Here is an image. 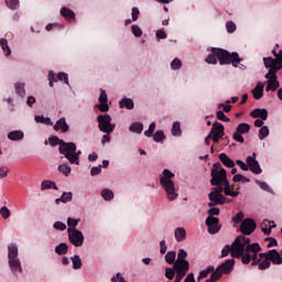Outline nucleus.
Wrapping results in <instances>:
<instances>
[{
    "label": "nucleus",
    "mask_w": 282,
    "mask_h": 282,
    "mask_svg": "<svg viewBox=\"0 0 282 282\" xmlns=\"http://www.w3.org/2000/svg\"><path fill=\"white\" fill-rule=\"evenodd\" d=\"M129 129L132 133H142L144 126L141 122H134Z\"/></svg>",
    "instance_id": "nucleus-32"
},
{
    "label": "nucleus",
    "mask_w": 282,
    "mask_h": 282,
    "mask_svg": "<svg viewBox=\"0 0 282 282\" xmlns=\"http://www.w3.org/2000/svg\"><path fill=\"white\" fill-rule=\"evenodd\" d=\"M35 122L41 123V124H48L52 126V119L45 118L44 116H35Z\"/></svg>",
    "instance_id": "nucleus-40"
},
{
    "label": "nucleus",
    "mask_w": 282,
    "mask_h": 282,
    "mask_svg": "<svg viewBox=\"0 0 282 282\" xmlns=\"http://www.w3.org/2000/svg\"><path fill=\"white\" fill-rule=\"evenodd\" d=\"M101 197H104L106 202H111V199H113V192L109 188L102 189Z\"/></svg>",
    "instance_id": "nucleus-36"
},
{
    "label": "nucleus",
    "mask_w": 282,
    "mask_h": 282,
    "mask_svg": "<svg viewBox=\"0 0 282 282\" xmlns=\"http://www.w3.org/2000/svg\"><path fill=\"white\" fill-rule=\"evenodd\" d=\"M72 262L74 270H80V268H83V261L80 260L79 256H74L72 258Z\"/></svg>",
    "instance_id": "nucleus-37"
},
{
    "label": "nucleus",
    "mask_w": 282,
    "mask_h": 282,
    "mask_svg": "<svg viewBox=\"0 0 282 282\" xmlns=\"http://www.w3.org/2000/svg\"><path fill=\"white\" fill-rule=\"evenodd\" d=\"M15 91L18 96L24 97L25 96V85L24 84H15Z\"/></svg>",
    "instance_id": "nucleus-48"
},
{
    "label": "nucleus",
    "mask_w": 282,
    "mask_h": 282,
    "mask_svg": "<svg viewBox=\"0 0 282 282\" xmlns=\"http://www.w3.org/2000/svg\"><path fill=\"white\" fill-rule=\"evenodd\" d=\"M67 243L65 242H61L56 248H55V252L56 254H67Z\"/></svg>",
    "instance_id": "nucleus-35"
},
{
    "label": "nucleus",
    "mask_w": 282,
    "mask_h": 282,
    "mask_svg": "<svg viewBox=\"0 0 282 282\" xmlns=\"http://www.w3.org/2000/svg\"><path fill=\"white\" fill-rule=\"evenodd\" d=\"M98 129L102 133H113L116 129V123H111V116L109 115H99L97 117Z\"/></svg>",
    "instance_id": "nucleus-8"
},
{
    "label": "nucleus",
    "mask_w": 282,
    "mask_h": 282,
    "mask_svg": "<svg viewBox=\"0 0 282 282\" xmlns=\"http://www.w3.org/2000/svg\"><path fill=\"white\" fill-rule=\"evenodd\" d=\"M175 257H177V253L175 251H169L165 254L166 263H169L170 265H172V263H175Z\"/></svg>",
    "instance_id": "nucleus-39"
},
{
    "label": "nucleus",
    "mask_w": 282,
    "mask_h": 282,
    "mask_svg": "<svg viewBox=\"0 0 282 282\" xmlns=\"http://www.w3.org/2000/svg\"><path fill=\"white\" fill-rule=\"evenodd\" d=\"M182 67V61H180L178 58H175L172 63H171V68L172 69H180Z\"/></svg>",
    "instance_id": "nucleus-62"
},
{
    "label": "nucleus",
    "mask_w": 282,
    "mask_h": 282,
    "mask_svg": "<svg viewBox=\"0 0 282 282\" xmlns=\"http://www.w3.org/2000/svg\"><path fill=\"white\" fill-rule=\"evenodd\" d=\"M226 28H227V32H229V34H232V32H235V30H237V25L232 21H228L226 23Z\"/></svg>",
    "instance_id": "nucleus-59"
},
{
    "label": "nucleus",
    "mask_w": 282,
    "mask_h": 282,
    "mask_svg": "<svg viewBox=\"0 0 282 282\" xmlns=\"http://www.w3.org/2000/svg\"><path fill=\"white\" fill-rule=\"evenodd\" d=\"M131 30H132V34H133L134 36H137V37L142 36V29H140V26L133 24V25L131 26Z\"/></svg>",
    "instance_id": "nucleus-57"
},
{
    "label": "nucleus",
    "mask_w": 282,
    "mask_h": 282,
    "mask_svg": "<svg viewBox=\"0 0 282 282\" xmlns=\"http://www.w3.org/2000/svg\"><path fill=\"white\" fill-rule=\"evenodd\" d=\"M172 135L180 137L182 135V127L180 122H174L172 126Z\"/></svg>",
    "instance_id": "nucleus-43"
},
{
    "label": "nucleus",
    "mask_w": 282,
    "mask_h": 282,
    "mask_svg": "<svg viewBox=\"0 0 282 282\" xmlns=\"http://www.w3.org/2000/svg\"><path fill=\"white\" fill-rule=\"evenodd\" d=\"M251 94L256 100H261V98H263V84L259 82L251 90Z\"/></svg>",
    "instance_id": "nucleus-20"
},
{
    "label": "nucleus",
    "mask_w": 282,
    "mask_h": 282,
    "mask_svg": "<svg viewBox=\"0 0 282 282\" xmlns=\"http://www.w3.org/2000/svg\"><path fill=\"white\" fill-rule=\"evenodd\" d=\"M268 135H270V129L267 126H264L259 130V139L265 140Z\"/></svg>",
    "instance_id": "nucleus-45"
},
{
    "label": "nucleus",
    "mask_w": 282,
    "mask_h": 282,
    "mask_svg": "<svg viewBox=\"0 0 282 282\" xmlns=\"http://www.w3.org/2000/svg\"><path fill=\"white\" fill-rule=\"evenodd\" d=\"M79 221H80L79 219L68 217L67 218V226H68L67 232H72V230H78L76 228V226H78Z\"/></svg>",
    "instance_id": "nucleus-30"
},
{
    "label": "nucleus",
    "mask_w": 282,
    "mask_h": 282,
    "mask_svg": "<svg viewBox=\"0 0 282 282\" xmlns=\"http://www.w3.org/2000/svg\"><path fill=\"white\" fill-rule=\"evenodd\" d=\"M257 154L253 153V156L247 158V165L248 169L251 171V173H254L256 175H261L262 170L261 165H259V161H257Z\"/></svg>",
    "instance_id": "nucleus-17"
},
{
    "label": "nucleus",
    "mask_w": 282,
    "mask_h": 282,
    "mask_svg": "<svg viewBox=\"0 0 282 282\" xmlns=\"http://www.w3.org/2000/svg\"><path fill=\"white\" fill-rule=\"evenodd\" d=\"M153 133H155V122H152L150 126H149V129L144 131V135L147 138H151L153 135Z\"/></svg>",
    "instance_id": "nucleus-50"
},
{
    "label": "nucleus",
    "mask_w": 282,
    "mask_h": 282,
    "mask_svg": "<svg viewBox=\"0 0 282 282\" xmlns=\"http://www.w3.org/2000/svg\"><path fill=\"white\" fill-rule=\"evenodd\" d=\"M61 14L64 17V19H67V21H74V19H76V13L65 7L61 9Z\"/></svg>",
    "instance_id": "nucleus-26"
},
{
    "label": "nucleus",
    "mask_w": 282,
    "mask_h": 282,
    "mask_svg": "<svg viewBox=\"0 0 282 282\" xmlns=\"http://www.w3.org/2000/svg\"><path fill=\"white\" fill-rule=\"evenodd\" d=\"M216 116L218 120H221L223 122H230V118H228V116H226V113H224L221 110L217 111Z\"/></svg>",
    "instance_id": "nucleus-54"
},
{
    "label": "nucleus",
    "mask_w": 282,
    "mask_h": 282,
    "mask_svg": "<svg viewBox=\"0 0 282 282\" xmlns=\"http://www.w3.org/2000/svg\"><path fill=\"white\" fill-rule=\"evenodd\" d=\"M206 63H208L209 65H217L216 50H214L213 53L207 56Z\"/></svg>",
    "instance_id": "nucleus-46"
},
{
    "label": "nucleus",
    "mask_w": 282,
    "mask_h": 282,
    "mask_svg": "<svg viewBox=\"0 0 282 282\" xmlns=\"http://www.w3.org/2000/svg\"><path fill=\"white\" fill-rule=\"evenodd\" d=\"M212 186H223L225 195H237V192L230 193V183L226 174V169L221 167V163H215L212 169Z\"/></svg>",
    "instance_id": "nucleus-3"
},
{
    "label": "nucleus",
    "mask_w": 282,
    "mask_h": 282,
    "mask_svg": "<svg viewBox=\"0 0 282 282\" xmlns=\"http://www.w3.org/2000/svg\"><path fill=\"white\" fill-rule=\"evenodd\" d=\"M50 188H54V191H58V186L54 181L45 180L41 183V191H50Z\"/></svg>",
    "instance_id": "nucleus-25"
},
{
    "label": "nucleus",
    "mask_w": 282,
    "mask_h": 282,
    "mask_svg": "<svg viewBox=\"0 0 282 282\" xmlns=\"http://www.w3.org/2000/svg\"><path fill=\"white\" fill-rule=\"evenodd\" d=\"M58 172L68 177L72 173V167L67 165V163L58 165Z\"/></svg>",
    "instance_id": "nucleus-34"
},
{
    "label": "nucleus",
    "mask_w": 282,
    "mask_h": 282,
    "mask_svg": "<svg viewBox=\"0 0 282 282\" xmlns=\"http://www.w3.org/2000/svg\"><path fill=\"white\" fill-rule=\"evenodd\" d=\"M252 118H260L261 120H268V111L265 109L256 108L251 112Z\"/></svg>",
    "instance_id": "nucleus-23"
},
{
    "label": "nucleus",
    "mask_w": 282,
    "mask_h": 282,
    "mask_svg": "<svg viewBox=\"0 0 282 282\" xmlns=\"http://www.w3.org/2000/svg\"><path fill=\"white\" fill-rule=\"evenodd\" d=\"M73 194L72 192H64L59 198L55 199V204H67L68 202H72Z\"/></svg>",
    "instance_id": "nucleus-27"
},
{
    "label": "nucleus",
    "mask_w": 282,
    "mask_h": 282,
    "mask_svg": "<svg viewBox=\"0 0 282 282\" xmlns=\"http://www.w3.org/2000/svg\"><path fill=\"white\" fill-rule=\"evenodd\" d=\"M229 254L232 256V249H231L230 245H227L221 250L220 259H224L225 257H228Z\"/></svg>",
    "instance_id": "nucleus-49"
},
{
    "label": "nucleus",
    "mask_w": 282,
    "mask_h": 282,
    "mask_svg": "<svg viewBox=\"0 0 282 282\" xmlns=\"http://www.w3.org/2000/svg\"><path fill=\"white\" fill-rule=\"evenodd\" d=\"M9 173H10V167H8L6 165L0 166V180L8 177Z\"/></svg>",
    "instance_id": "nucleus-51"
},
{
    "label": "nucleus",
    "mask_w": 282,
    "mask_h": 282,
    "mask_svg": "<svg viewBox=\"0 0 282 282\" xmlns=\"http://www.w3.org/2000/svg\"><path fill=\"white\" fill-rule=\"evenodd\" d=\"M23 131L21 130H13L8 133L9 140L17 141V140H23Z\"/></svg>",
    "instance_id": "nucleus-29"
},
{
    "label": "nucleus",
    "mask_w": 282,
    "mask_h": 282,
    "mask_svg": "<svg viewBox=\"0 0 282 282\" xmlns=\"http://www.w3.org/2000/svg\"><path fill=\"white\" fill-rule=\"evenodd\" d=\"M119 106H120V109H133L134 107V104H133V99L131 98H123L122 100L119 101Z\"/></svg>",
    "instance_id": "nucleus-28"
},
{
    "label": "nucleus",
    "mask_w": 282,
    "mask_h": 282,
    "mask_svg": "<svg viewBox=\"0 0 282 282\" xmlns=\"http://www.w3.org/2000/svg\"><path fill=\"white\" fill-rule=\"evenodd\" d=\"M107 93L104 89H100V95H99V106L98 109L102 111L104 113L109 111V105L107 104Z\"/></svg>",
    "instance_id": "nucleus-19"
},
{
    "label": "nucleus",
    "mask_w": 282,
    "mask_h": 282,
    "mask_svg": "<svg viewBox=\"0 0 282 282\" xmlns=\"http://www.w3.org/2000/svg\"><path fill=\"white\" fill-rule=\"evenodd\" d=\"M254 230H257V223H254V219L252 218L245 219L240 225L242 235H252Z\"/></svg>",
    "instance_id": "nucleus-14"
},
{
    "label": "nucleus",
    "mask_w": 282,
    "mask_h": 282,
    "mask_svg": "<svg viewBox=\"0 0 282 282\" xmlns=\"http://www.w3.org/2000/svg\"><path fill=\"white\" fill-rule=\"evenodd\" d=\"M111 282H126L124 278H122V275L120 273H117V276H113L111 279Z\"/></svg>",
    "instance_id": "nucleus-64"
},
{
    "label": "nucleus",
    "mask_w": 282,
    "mask_h": 282,
    "mask_svg": "<svg viewBox=\"0 0 282 282\" xmlns=\"http://www.w3.org/2000/svg\"><path fill=\"white\" fill-rule=\"evenodd\" d=\"M214 271H215V267H208L207 269L202 270L198 275V281L202 279H206V276H208L210 272H214Z\"/></svg>",
    "instance_id": "nucleus-42"
},
{
    "label": "nucleus",
    "mask_w": 282,
    "mask_h": 282,
    "mask_svg": "<svg viewBox=\"0 0 282 282\" xmlns=\"http://www.w3.org/2000/svg\"><path fill=\"white\" fill-rule=\"evenodd\" d=\"M61 129V131H63V133H67V131H69V126L67 124V121H65V118H61L54 126V130L58 131Z\"/></svg>",
    "instance_id": "nucleus-22"
},
{
    "label": "nucleus",
    "mask_w": 282,
    "mask_h": 282,
    "mask_svg": "<svg viewBox=\"0 0 282 282\" xmlns=\"http://www.w3.org/2000/svg\"><path fill=\"white\" fill-rule=\"evenodd\" d=\"M6 3L10 10H17L19 8V0H6Z\"/></svg>",
    "instance_id": "nucleus-52"
},
{
    "label": "nucleus",
    "mask_w": 282,
    "mask_h": 282,
    "mask_svg": "<svg viewBox=\"0 0 282 282\" xmlns=\"http://www.w3.org/2000/svg\"><path fill=\"white\" fill-rule=\"evenodd\" d=\"M257 258L259 259V263H261L263 259H269L273 263V265L282 264L281 253H279L276 249H272V250H269L268 252L260 253V254L257 253Z\"/></svg>",
    "instance_id": "nucleus-11"
},
{
    "label": "nucleus",
    "mask_w": 282,
    "mask_h": 282,
    "mask_svg": "<svg viewBox=\"0 0 282 282\" xmlns=\"http://www.w3.org/2000/svg\"><path fill=\"white\" fill-rule=\"evenodd\" d=\"M48 142H50L51 147H56L57 144H61V142H63V140L58 139V137H51V138H48Z\"/></svg>",
    "instance_id": "nucleus-61"
},
{
    "label": "nucleus",
    "mask_w": 282,
    "mask_h": 282,
    "mask_svg": "<svg viewBox=\"0 0 282 282\" xmlns=\"http://www.w3.org/2000/svg\"><path fill=\"white\" fill-rule=\"evenodd\" d=\"M174 237L178 243H182V241L186 240V229L184 227H177L174 230Z\"/></svg>",
    "instance_id": "nucleus-21"
},
{
    "label": "nucleus",
    "mask_w": 282,
    "mask_h": 282,
    "mask_svg": "<svg viewBox=\"0 0 282 282\" xmlns=\"http://www.w3.org/2000/svg\"><path fill=\"white\" fill-rule=\"evenodd\" d=\"M217 59L221 65H232V67H239V63H241V58L239 57V53H229L228 51L216 48Z\"/></svg>",
    "instance_id": "nucleus-6"
},
{
    "label": "nucleus",
    "mask_w": 282,
    "mask_h": 282,
    "mask_svg": "<svg viewBox=\"0 0 282 282\" xmlns=\"http://www.w3.org/2000/svg\"><path fill=\"white\" fill-rule=\"evenodd\" d=\"M223 192L224 186H217L212 188V192L208 194L209 208H213V206H223V204H230V202H232V199L226 198V196L221 194Z\"/></svg>",
    "instance_id": "nucleus-7"
},
{
    "label": "nucleus",
    "mask_w": 282,
    "mask_h": 282,
    "mask_svg": "<svg viewBox=\"0 0 282 282\" xmlns=\"http://www.w3.org/2000/svg\"><path fill=\"white\" fill-rule=\"evenodd\" d=\"M219 160H220V162H223V164H224L225 166H227L228 169H235V161H232L231 159H229L226 153H220V154H219Z\"/></svg>",
    "instance_id": "nucleus-24"
},
{
    "label": "nucleus",
    "mask_w": 282,
    "mask_h": 282,
    "mask_svg": "<svg viewBox=\"0 0 282 282\" xmlns=\"http://www.w3.org/2000/svg\"><path fill=\"white\" fill-rule=\"evenodd\" d=\"M68 239L75 248H80L85 243V236L83 235V231L78 229H73L70 231H67Z\"/></svg>",
    "instance_id": "nucleus-12"
},
{
    "label": "nucleus",
    "mask_w": 282,
    "mask_h": 282,
    "mask_svg": "<svg viewBox=\"0 0 282 282\" xmlns=\"http://www.w3.org/2000/svg\"><path fill=\"white\" fill-rule=\"evenodd\" d=\"M175 268H166L165 269V279H169V281H173L175 279Z\"/></svg>",
    "instance_id": "nucleus-47"
},
{
    "label": "nucleus",
    "mask_w": 282,
    "mask_h": 282,
    "mask_svg": "<svg viewBox=\"0 0 282 282\" xmlns=\"http://www.w3.org/2000/svg\"><path fill=\"white\" fill-rule=\"evenodd\" d=\"M187 256H188V253L186 252V250L180 249L178 253H177V260L176 261H187L186 260Z\"/></svg>",
    "instance_id": "nucleus-55"
},
{
    "label": "nucleus",
    "mask_w": 282,
    "mask_h": 282,
    "mask_svg": "<svg viewBox=\"0 0 282 282\" xmlns=\"http://www.w3.org/2000/svg\"><path fill=\"white\" fill-rule=\"evenodd\" d=\"M58 80H64L65 85H69V78L66 73H59L57 76L54 72L48 73V85L50 87H54V83H58Z\"/></svg>",
    "instance_id": "nucleus-16"
},
{
    "label": "nucleus",
    "mask_w": 282,
    "mask_h": 282,
    "mask_svg": "<svg viewBox=\"0 0 282 282\" xmlns=\"http://www.w3.org/2000/svg\"><path fill=\"white\" fill-rule=\"evenodd\" d=\"M75 151L76 143L59 141V153L68 160L69 164H72V158H74Z\"/></svg>",
    "instance_id": "nucleus-10"
},
{
    "label": "nucleus",
    "mask_w": 282,
    "mask_h": 282,
    "mask_svg": "<svg viewBox=\"0 0 282 282\" xmlns=\"http://www.w3.org/2000/svg\"><path fill=\"white\" fill-rule=\"evenodd\" d=\"M256 183L259 184V186H260V188H262V191H267L268 193H270V185H268V183L261 182L259 180H257Z\"/></svg>",
    "instance_id": "nucleus-63"
},
{
    "label": "nucleus",
    "mask_w": 282,
    "mask_h": 282,
    "mask_svg": "<svg viewBox=\"0 0 282 282\" xmlns=\"http://www.w3.org/2000/svg\"><path fill=\"white\" fill-rule=\"evenodd\" d=\"M206 226L208 227L209 235H217L221 227L219 226V218L209 216L206 218Z\"/></svg>",
    "instance_id": "nucleus-15"
},
{
    "label": "nucleus",
    "mask_w": 282,
    "mask_h": 282,
    "mask_svg": "<svg viewBox=\"0 0 282 282\" xmlns=\"http://www.w3.org/2000/svg\"><path fill=\"white\" fill-rule=\"evenodd\" d=\"M229 246L231 248V257H234V259H241L243 265H248L250 261H252L251 265L259 263L257 254L261 252V246L257 242L250 245V238L238 236Z\"/></svg>",
    "instance_id": "nucleus-1"
},
{
    "label": "nucleus",
    "mask_w": 282,
    "mask_h": 282,
    "mask_svg": "<svg viewBox=\"0 0 282 282\" xmlns=\"http://www.w3.org/2000/svg\"><path fill=\"white\" fill-rule=\"evenodd\" d=\"M224 124L219 123V121H215L213 123L212 130L209 132V135L213 137V142H219V140H221L223 135H224Z\"/></svg>",
    "instance_id": "nucleus-13"
},
{
    "label": "nucleus",
    "mask_w": 282,
    "mask_h": 282,
    "mask_svg": "<svg viewBox=\"0 0 282 282\" xmlns=\"http://www.w3.org/2000/svg\"><path fill=\"white\" fill-rule=\"evenodd\" d=\"M271 260L270 259H268V258H264V260H260V262H258V268H259V270H268V268H270V265H271V262H270Z\"/></svg>",
    "instance_id": "nucleus-44"
},
{
    "label": "nucleus",
    "mask_w": 282,
    "mask_h": 282,
    "mask_svg": "<svg viewBox=\"0 0 282 282\" xmlns=\"http://www.w3.org/2000/svg\"><path fill=\"white\" fill-rule=\"evenodd\" d=\"M8 259L11 272H13V274H21L23 272V268L21 267V260L19 259V247L17 243L8 246Z\"/></svg>",
    "instance_id": "nucleus-5"
},
{
    "label": "nucleus",
    "mask_w": 282,
    "mask_h": 282,
    "mask_svg": "<svg viewBox=\"0 0 282 282\" xmlns=\"http://www.w3.org/2000/svg\"><path fill=\"white\" fill-rule=\"evenodd\" d=\"M0 47L4 52V56H10V54H12V50H10V46L8 45V40L0 39Z\"/></svg>",
    "instance_id": "nucleus-31"
},
{
    "label": "nucleus",
    "mask_w": 282,
    "mask_h": 282,
    "mask_svg": "<svg viewBox=\"0 0 282 282\" xmlns=\"http://www.w3.org/2000/svg\"><path fill=\"white\" fill-rule=\"evenodd\" d=\"M232 180L234 182H250V178L243 176L242 174H236Z\"/></svg>",
    "instance_id": "nucleus-58"
},
{
    "label": "nucleus",
    "mask_w": 282,
    "mask_h": 282,
    "mask_svg": "<svg viewBox=\"0 0 282 282\" xmlns=\"http://www.w3.org/2000/svg\"><path fill=\"white\" fill-rule=\"evenodd\" d=\"M0 215L2 218L9 219L11 212L8 209L7 206H3L2 208H0Z\"/></svg>",
    "instance_id": "nucleus-56"
},
{
    "label": "nucleus",
    "mask_w": 282,
    "mask_h": 282,
    "mask_svg": "<svg viewBox=\"0 0 282 282\" xmlns=\"http://www.w3.org/2000/svg\"><path fill=\"white\" fill-rule=\"evenodd\" d=\"M221 276H224V273L220 271L219 268H217L210 275L209 278V282H216L219 281V279H221Z\"/></svg>",
    "instance_id": "nucleus-33"
},
{
    "label": "nucleus",
    "mask_w": 282,
    "mask_h": 282,
    "mask_svg": "<svg viewBox=\"0 0 282 282\" xmlns=\"http://www.w3.org/2000/svg\"><path fill=\"white\" fill-rule=\"evenodd\" d=\"M223 274H230L235 269V259H228L218 267Z\"/></svg>",
    "instance_id": "nucleus-18"
},
{
    "label": "nucleus",
    "mask_w": 282,
    "mask_h": 282,
    "mask_svg": "<svg viewBox=\"0 0 282 282\" xmlns=\"http://www.w3.org/2000/svg\"><path fill=\"white\" fill-rule=\"evenodd\" d=\"M275 58L264 57L263 63L267 69H269L268 74L264 76L267 78V88L265 91H276L278 87H280V83L276 79V72L282 69V51L276 53L275 50L272 51Z\"/></svg>",
    "instance_id": "nucleus-2"
},
{
    "label": "nucleus",
    "mask_w": 282,
    "mask_h": 282,
    "mask_svg": "<svg viewBox=\"0 0 282 282\" xmlns=\"http://www.w3.org/2000/svg\"><path fill=\"white\" fill-rule=\"evenodd\" d=\"M173 268L176 272V276L174 282H181L182 279H184L186 276V272H188L191 264L188 263V261H175L173 264Z\"/></svg>",
    "instance_id": "nucleus-9"
},
{
    "label": "nucleus",
    "mask_w": 282,
    "mask_h": 282,
    "mask_svg": "<svg viewBox=\"0 0 282 282\" xmlns=\"http://www.w3.org/2000/svg\"><path fill=\"white\" fill-rule=\"evenodd\" d=\"M82 151L78 150L74 152L73 156H72V163L70 164H76V166H80V155H82Z\"/></svg>",
    "instance_id": "nucleus-38"
},
{
    "label": "nucleus",
    "mask_w": 282,
    "mask_h": 282,
    "mask_svg": "<svg viewBox=\"0 0 282 282\" xmlns=\"http://www.w3.org/2000/svg\"><path fill=\"white\" fill-rule=\"evenodd\" d=\"M163 139H164V131L158 130V131L154 133V137H153L154 142H162Z\"/></svg>",
    "instance_id": "nucleus-53"
},
{
    "label": "nucleus",
    "mask_w": 282,
    "mask_h": 282,
    "mask_svg": "<svg viewBox=\"0 0 282 282\" xmlns=\"http://www.w3.org/2000/svg\"><path fill=\"white\" fill-rule=\"evenodd\" d=\"M238 133H249L250 132V124L248 123H240L238 124L237 127V130H236Z\"/></svg>",
    "instance_id": "nucleus-41"
},
{
    "label": "nucleus",
    "mask_w": 282,
    "mask_h": 282,
    "mask_svg": "<svg viewBox=\"0 0 282 282\" xmlns=\"http://www.w3.org/2000/svg\"><path fill=\"white\" fill-rule=\"evenodd\" d=\"M53 228H55V230H65L67 225H65L63 221H55Z\"/></svg>",
    "instance_id": "nucleus-60"
},
{
    "label": "nucleus",
    "mask_w": 282,
    "mask_h": 282,
    "mask_svg": "<svg viewBox=\"0 0 282 282\" xmlns=\"http://www.w3.org/2000/svg\"><path fill=\"white\" fill-rule=\"evenodd\" d=\"M173 177H175L173 172L170 170H164L163 176L160 178V184L162 188H164L170 202L177 199V192H175V183L173 182Z\"/></svg>",
    "instance_id": "nucleus-4"
}]
</instances>
